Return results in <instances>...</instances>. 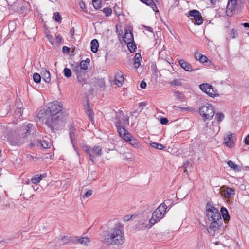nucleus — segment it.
Returning <instances> with one entry per match:
<instances>
[{"label": "nucleus", "mask_w": 249, "mask_h": 249, "mask_svg": "<svg viewBox=\"0 0 249 249\" xmlns=\"http://www.w3.org/2000/svg\"><path fill=\"white\" fill-rule=\"evenodd\" d=\"M63 106L60 102L53 101L48 104L47 108L43 111L45 124L54 132L63 128L67 118V114L62 111Z\"/></svg>", "instance_id": "nucleus-1"}, {"label": "nucleus", "mask_w": 249, "mask_h": 249, "mask_svg": "<svg viewBox=\"0 0 249 249\" xmlns=\"http://www.w3.org/2000/svg\"><path fill=\"white\" fill-rule=\"evenodd\" d=\"M33 130V124L29 123L22 125L13 131L6 130L4 132V136L12 146H19L24 143L28 136Z\"/></svg>", "instance_id": "nucleus-2"}, {"label": "nucleus", "mask_w": 249, "mask_h": 249, "mask_svg": "<svg viewBox=\"0 0 249 249\" xmlns=\"http://www.w3.org/2000/svg\"><path fill=\"white\" fill-rule=\"evenodd\" d=\"M124 226L121 223H117L115 227L109 231L103 232L102 235L103 241L111 245H121L124 243V234L123 231Z\"/></svg>", "instance_id": "nucleus-3"}, {"label": "nucleus", "mask_w": 249, "mask_h": 249, "mask_svg": "<svg viewBox=\"0 0 249 249\" xmlns=\"http://www.w3.org/2000/svg\"><path fill=\"white\" fill-rule=\"evenodd\" d=\"M206 216L211 224L208 228V232L213 236L215 235V231L219 230L222 224L220 213L211 202H208L206 205Z\"/></svg>", "instance_id": "nucleus-4"}, {"label": "nucleus", "mask_w": 249, "mask_h": 249, "mask_svg": "<svg viewBox=\"0 0 249 249\" xmlns=\"http://www.w3.org/2000/svg\"><path fill=\"white\" fill-rule=\"evenodd\" d=\"M83 150L88 155L89 160L92 162V164H95V159L97 157L101 156L102 153V148L100 146L94 145L92 147L89 145H83Z\"/></svg>", "instance_id": "nucleus-5"}, {"label": "nucleus", "mask_w": 249, "mask_h": 249, "mask_svg": "<svg viewBox=\"0 0 249 249\" xmlns=\"http://www.w3.org/2000/svg\"><path fill=\"white\" fill-rule=\"evenodd\" d=\"M244 6L243 0H228L226 14L228 16H231L233 13L240 12Z\"/></svg>", "instance_id": "nucleus-6"}, {"label": "nucleus", "mask_w": 249, "mask_h": 249, "mask_svg": "<svg viewBox=\"0 0 249 249\" xmlns=\"http://www.w3.org/2000/svg\"><path fill=\"white\" fill-rule=\"evenodd\" d=\"M199 111L204 121L211 120L215 114L213 107L208 103L201 106Z\"/></svg>", "instance_id": "nucleus-7"}, {"label": "nucleus", "mask_w": 249, "mask_h": 249, "mask_svg": "<svg viewBox=\"0 0 249 249\" xmlns=\"http://www.w3.org/2000/svg\"><path fill=\"white\" fill-rule=\"evenodd\" d=\"M117 121L115 123V125L117 129V132L120 136H122L123 133H126L127 130L125 129L124 126L129 125V117L127 116L125 119H123V123L122 122L120 117L116 116Z\"/></svg>", "instance_id": "nucleus-8"}, {"label": "nucleus", "mask_w": 249, "mask_h": 249, "mask_svg": "<svg viewBox=\"0 0 249 249\" xmlns=\"http://www.w3.org/2000/svg\"><path fill=\"white\" fill-rule=\"evenodd\" d=\"M199 89L204 92L206 93L210 97H215L219 95L216 89L208 83H203L199 86Z\"/></svg>", "instance_id": "nucleus-9"}, {"label": "nucleus", "mask_w": 249, "mask_h": 249, "mask_svg": "<svg viewBox=\"0 0 249 249\" xmlns=\"http://www.w3.org/2000/svg\"><path fill=\"white\" fill-rule=\"evenodd\" d=\"M188 14L189 16L194 18L195 24L200 25L203 23L202 17L199 11L196 9L191 10L189 11Z\"/></svg>", "instance_id": "nucleus-10"}, {"label": "nucleus", "mask_w": 249, "mask_h": 249, "mask_svg": "<svg viewBox=\"0 0 249 249\" xmlns=\"http://www.w3.org/2000/svg\"><path fill=\"white\" fill-rule=\"evenodd\" d=\"M120 137L125 141L129 142L130 144L135 148H138L140 146V143L137 139L133 137L128 131L123 133V135Z\"/></svg>", "instance_id": "nucleus-11"}, {"label": "nucleus", "mask_w": 249, "mask_h": 249, "mask_svg": "<svg viewBox=\"0 0 249 249\" xmlns=\"http://www.w3.org/2000/svg\"><path fill=\"white\" fill-rule=\"evenodd\" d=\"M69 136L71 139V143L73 144V146L74 148L76 150L74 146V142L76 141V137L77 136V129L76 128L75 126L71 124L70 127L69 128Z\"/></svg>", "instance_id": "nucleus-12"}, {"label": "nucleus", "mask_w": 249, "mask_h": 249, "mask_svg": "<svg viewBox=\"0 0 249 249\" xmlns=\"http://www.w3.org/2000/svg\"><path fill=\"white\" fill-rule=\"evenodd\" d=\"M178 63L180 67L186 71H192L197 70V69H193L191 65L184 59L179 60Z\"/></svg>", "instance_id": "nucleus-13"}, {"label": "nucleus", "mask_w": 249, "mask_h": 249, "mask_svg": "<svg viewBox=\"0 0 249 249\" xmlns=\"http://www.w3.org/2000/svg\"><path fill=\"white\" fill-rule=\"evenodd\" d=\"M123 40L127 43L130 42H134V38L132 33L129 29H125V33L123 36Z\"/></svg>", "instance_id": "nucleus-14"}, {"label": "nucleus", "mask_w": 249, "mask_h": 249, "mask_svg": "<svg viewBox=\"0 0 249 249\" xmlns=\"http://www.w3.org/2000/svg\"><path fill=\"white\" fill-rule=\"evenodd\" d=\"M220 214L226 223H227L230 219V216L228 210L224 207L222 206L220 208Z\"/></svg>", "instance_id": "nucleus-15"}, {"label": "nucleus", "mask_w": 249, "mask_h": 249, "mask_svg": "<svg viewBox=\"0 0 249 249\" xmlns=\"http://www.w3.org/2000/svg\"><path fill=\"white\" fill-rule=\"evenodd\" d=\"M124 76L121 72L118 73L115 77V84L118 87H120L124 81Z\"/></svg>", "instance_id": "nucleus-16"}, {"label": "nucleus", "mask_w": 249, "mask_h": 249, "mask_svg": "<svg viewBox=\"0 0 249 249\" xmlns=\"http://www.w3.org/2000/svg\"><path fill=\"white\" fill-rule=\"evenodd\" d=\"M233 135L231 133L224 138L225 143L228 147H231L233 143Z\"/></svg>", "instance_id": "nucleus-17"}, {"label": "nucleus", "mask_w": 249, "mask_h": 249, "mask_svg": "<svg viewBox=\"0 0 249 249\" xmlns=\"http://www.w3.org/2000/svg\"><path fill=\"white\" fill-rule=\"evenodd\" d=\"M226 189L223 190L225 197L227 198H230L232 196L235 195L234 190L231 188L226 187Z\"/></svg>", "instance_id": "nucleus-18"}, {"label": "nucleus", "mask_w": 249, "mask_h": 249, "mask_svg": "<svg viewBox=\"0 0 249 249\" xmlns=\"http://www.w3.org/2000/svg\"><path fill=\"white\" fill-rule=\"evenodd\" d=\"M36 144L38 147H42L44 149L50 148V143L46 140H37Z\"/></svg>", "instance_id": "nucleus-19"}, {"label": "nucleus", "mask_w": 249, "mask_h": 249, "mask_svg": "<svg viewBox=\"0 0 249 249\" xmlns=\"http://www.w3.org/2000/svg\"><path fill=\"white\" fill-rule=\"evenodd\" d=\"M91 51L93 53H96L98 51V48L99 47V43L96 39H93L91 42Z\"/></svg>", "instance_id": "nucleus-20"}, {"label": "nucleus", "mask_w": 249, "mask_h": 249, "mask_svg": "<svg viewBox=\"0 0 249 249\" xmlns=\"http://www.w3.org/2000/svg\"><path fill=\"white\" fill-rule=\"evenodd\" d=\"M85 74H86V72L85 71H83L81 72H80V74L79 73H78L77 74H76V77H77L78 81L79 83H81L82 85L86 83V79L85 77Z\"/></svg>", "instance_id": "nucleus-21"}, {"label": "nucleus", "mask_w": 249, "mask_h": 249, "mask_svg": "<svg viewBox=\"0 0 249 249\" xmlns=\"http://www.w3.org/2000/svg\"><path fill=\"white\" fill-rule=\"evenodd\" d=\"M90 59L87 58L85 60H82L80 62L79 66L82 70H87L88 69V66L89 65Z\"/></svg>", "instance_id": "nucleus-22"}, {"label": "nucleus", "mask_w": 249, "mask_h": 249, "mask_svg": "<svg viewBox=\"0 0 249 249\" xmlns=\"http://www.w3.org/2000/svg\"><path fill=\"white\" fill-rule=\"evenodd\" d=\"M176 110L180 111L192 112L194 109L190 107H181V106H175Z\"/></svg>", "instance_id": "nucleus-23"}, {"label": "nucleus", "mask_w": 249, "mask_h": 249, "mask_svg": "<svg viewBox=\"0 0 249 249\" xmlns=\"http://www.w3.org/2000/svg\"><path fill=\"white\" fill-rule=\"evenodd\" d=\"M227 164L228 166L231 169H233L234 171H239L241 170V168L239 166L235 164L234 162H232L231 160H229L227 161Z\"/></svg>", "instance_id": "nucleus-24"}, {"label": "nucleus", "mask_w": 249, "mask_h": 249, "mask_svg": "<svg viewBox=\"0 0 249 249\" xmlns=\"http://www.w3.org/2000/svg\"><path fill=\"white\" fill-rule=\"evenodd\" d=\"M68 238V241L65 242L63 243V244H75L78 243V237H67Z\"/></svg>", "instance_id": "nucleus-25"}, {"label": "nucleus", "mask_w": 249, "mask_h": 249, "mask_svg": "<svg viewBox=\"0 0 249 249\" xmlns=\"http://www.w3.org/2000/svg\"><path fill=\"white\" fill-rule=\"evenodd\" d=\"M163 214L158 212V211L155 210L152 213V216L156 219L158 221H160L161 218L164 217Z\"/></svg>", "instance_id": "nucleus-26"}, {"label": "nucleus", "mask_w": 249, "mask_h": 249, "mask_svg": "<svg viewBox=\"0 0 249 249\" xmlns=\"http://www.w3.org/2000/svg\"><path fill=\"white\" fill-rule=\"evenodd\" d=\"M90 243V240L87 237H78V243L87 246Z\"/></svg>", "instance_id": "nucleus-27"}, {"label": "nucleus", "mask_w": 249, "mask_h": 249, "mask_svg": "<svg viewBox=\"0 0 249 249\" xmlns=\"http://www.w3.org/2000/svg\"><path fill=\"white\" fill-rule=\"evenodd\" d=\"M167 208V207L166 204L162 203L155 210L158 211V212H160V213H162L164 215Z\"/></svg>", "instance_id": "nucleus-28"}, {"label": "nucleus", "mask_w": 249, "mask_h": 249, "mask_svg": "<svg viewBox=\"0 0 249 249\" xmlns=\"http://www.w3.org/2000/svg\"><path fill=\"white\" fill-rule=\"evenodd\" d=\"M128 50L131 53H133L135 51L136 49V45L134 42H130L126 43Z\"/></svg>", "instance_id": "nucleus-29"}, {"label": "nucleus", "mask_w": 249, "mask_h": 249, "mask_svg": "<svg viewBox=\"0 0 249 249\" xmlns=\"http://www.w3.org/2000/svg\"><path fill=\"white\" fill-rule=\"evenodd\" d=\"M158 221L152 216L151 218L149 220V223L146 224L144 227L147 229H150Z\"/></svg>", "instance_id": "nucleus-30"}, {"label": "nucleus", "mask_w": 249, "mask_h": 249, "mask_svg": "<svg viewBox=\"0 0 249 249\" xmlns=\"http://www.w3.org/2000/svg\"><path fill=\"white\" fill-rule=\"evenodd\" d=\"M150 144L152 147L159 150H162L164 148L162 144L156 142H152L150 143Z\"/></svg>", "instance_id": "nucleus-31"}, {"label": "nucleus", "mask_w": 249, "mask_h": 249, "mask_svg": "<svg viewBox=\"0 0 249 249\" xmlns=\"http://www.w3.org/2000/svg\"><path fill=\"white\" fill-rule=\"evenodd\" d=\"M43 79L44 80L47 82L49 83L51 81V75L49 71H46L44 73Z\"/></svg>", "instance_id": "nucleus-32"}, {"label": "nucleus", "mask_w": 249, "mask_h": 249, "mask_svg": "<svg viewBox=\"0 0 249 249\" xmlns=\"http://www.w3.org/2000/svg\"><path fill=\"white\" fill-rule=\"evenodd\" d=\"M101 3L102 0H92L93 7L96 9H98L101 8Z\"/></svg>", "instance_id": "nucleus-33"}, {"label": "nucleus", "mask_w": 249, "mask_h": 249, "mask_svg": "<svg viewBox=\"0 0 249 249\" xmlns=\"http://www.w3.org/2000/svg\"><path fill=\"white\" fill-rule=\"evenodd\" d=\"M174 95L178 100L183 101L184 98L183 94L178 91H175L174 92Z\"/></svg>", "instance_id": "nucleus-34"}, {"label": "nucleus", "mask_w": 249, "mask_h": 249, "mask_svg": "<svg viewBox=\"0 0 249 249\" xmlns=\"http://www.w3.org/2000/svg\"><path fill=\"white\" fill-rule=\"evenodd\" d=\"M31 180L32 183L36 184L40 181L41 178L40 177H39V175L36 174L32 178Z\"/></svg>", "instance_id": "nucleus-35"}, {"label": "nucleus", "mask_w": 249, "mask_h": 249, "mask_svg": "<svg viewBox=\"0 0 249 249\" xmlns=\"http://www.w3.org/2000/svg\"><path fill=\"white\" fill-rule=\"evenodd\" d=\"M224 118V115L223 113L217 112L215 114V119L217 120L218 122H220L222 121Z\"/></svg>", "instance_id": "nucleus-36"}, {"label": "nucleus", "mask_w": 249, "mask_h": 249, "mask_svg": "<svg viewBox=\"0 0 249 249\" xmlns=\"http://www.w3.org/2000/svg\"><path fill=\"white\" fill-rule=\"evenodd\" d=\"M103 12L106 17H108L112 14V9L109 7H107L103 9Z\"/></svg>", "instance_id": "nucleus-37"}, {"label": "nucleus", "mask_w": 249, "mask_h": 249, "mask_svg": "<svg viewBox=\"0 0 249 249\" xmlns=\"http://www.w3.org/2000/svg\"><path fill=\"white\" fill-rule=\"evenodd\" d=\"M64 74L67 78H69L71 76V69L65 68L63 70Z\"/></svg>", "instance_id": "nucleus-38"}, {"label": "nucleus", "mask_w": 249, "mask_h": 249, "mask_svg": "<svg viewBox=\"0 0 249 249\" xmlns=\"http://www.w3.org/2000/svg\"><path fill=\"white\" fill-rule=\"evenodd\" d=\"M33 80L35 82L39 83L41 81V76L37 73H35L33 75Z\"/></svg>", "instance_id": "nucleus-39"}, {"label": "nucleus", "mask_w": 249, "mask_h": 249, "mask_svg": "<svg viewBox=\"0 0 249 249\" xmlns=\"http://www.w3.org/2000/svg\"><path fill=\"white\" fill-rule=\"evenodd\" d=\"M97 173L96 171H93L88 175V178L89 180H94L96 179Z\"/></svg>", "instance_id": "nucleus-40"}, {"label": "nucleus", "mask_w": 249, "mask_h": 249, "mask_svg": "<svg viewBox=\"0 0 249 249\" xmlns=\"http://www.w3.org/2000/svg\"><path fill=\"white\" fill-rule=\"evenodd\" d=\"M83 71L81 69V68L80 67L79 65H76L73 68V71L76 74H77L78 73H80L82 71Z\"/></svg>", "instance_id": "nucleus-41"}, {"label": "nucleus", "mask_w": 249, "mask_h": 249, "mask_svg": "<svg viewBox=\"0 0 249 249\" xmlns=\"http://www.w3.org/2000/svg\"><path fill=\"white\" fill-rule=\"evenodd\" d=\"M53 18L57 22H60L61 20V16H60L59 13L57 12H55L54 14Z\"/></svg>", "instance_id": "nucleus-42"}, {"label": "nucleus", "mask_w": 249, "mask_h": 249, "mask_svg": "<svg viewBox=\"0 0 249 249\" xmlns=\"http://www.w3.org/2000/svg\"><path fill=\"white\" fill-rule=\"evenodd\" d=\"M22 111L23 109H22V107H18L15 111V114L17 116H18L19 117L21 116Z\"/></svg>", "instance_id": "nucleus-43"}, {"label": "nucleus", "mask_w": 249, "mask_h": 249, "mask_svg": "<svg viewBox=\"0 0 249 249\" xmlns=\"http://www.w3.org/2000/svg\"><path fill=\"white\" fill-rule=\"evenodd\" d=\"M86 114L89 116V119L91 121H92L93 119L92 109H89L86 111Z\"/></svg>", "instance_id": "nucleus-44"}, {"label": "nucleus", "mask_w": 249, "mask_h": 249, "mask_svg": "<svg viewBox=\"0 0 249 249\" xmlns=\"http://www.w3.org/2000/svg\"><path fill=\"white\" fill-rule=\"evenodd\" d=\"M172 86H181V83L178 79H175L170 83Z\"/></svg>", "instance_id": "nucleus-45"}, {"label": "nucleus", "mask_w": 249, "mask_h": 249, "mask_svg": "<svg viewBox=\"0 0 249 249\" xmlns=\"http://www.w3.org/2000/svg\"><path fill=\"white\" fill-rule=\"evenodd\" d=\"M229 35L231 38H235L237 36V32L234 29H232L229 33Z\"/></svg>", "instance_id": "nucleus-46"}, {"label": "nucleus", "mask_w": 249, "mask_h": 249, "mask_svg": "<svg viewBox=\"0 0 249 249\" xmlns=\"http://www.w3.org/2000/svg\"><path fill=\"white\" fill-rule=\"evenodd\" d=\"M168 119L166 117H161L160 118V123L162 124H166L168 123Z\"/></svg>", "instance_id": "nucleus-47"}, {"label": "nucleus", "mask_w": 249, "mask_h": 249, "mask_svg": "<svg viewBox=\"0 0 249 249\" xmlns=\"http://www.w3.org/2000/svg\"><path fill=\"white\" fill-rule=\"evenodd\" d=\"M134 61H141L142 60L141 54L140 53H136L134 58Z\"/></svg>", "instance_id": "nucleus-48"}, {"label": "nucleus", "mask_w": 249, "mask_h": 249, "mask_svg": "<svg viewBox=\"0 0 249 249\" xmlns=\"http://www.w3.org/2000/svg\"><path fill=\"white\" fill-rule=\"evenodd\" d=\"M143 109V108H139V110L138 109H135V110L133 111L132 112H131V115H138L139 113L142 111Z\"/></svg>", "instance_id": "nucleus-49"}, {"label": "nucleus", "mask_w": 249, "mask_h": 249, "mask_svg": "<svg viewBox=\"0 0 249 249\" xmlns=\"http://www.w3.org/2000/svg\"><path fill=\"white\" fill-rule=\"evenodd\" d=\"M207 60L208 58L206 57V56L203 55H201L199 61H200V62L204 63L205 62H207Z\"/></svg>", "instance_id": "nucleus-50"}, {"label": "nucleus", "mask_w": 249, "mask_h": 249, "mask_svg": "<svg viewBox=\"0 0 249 249\" xmlns=\"http://www.w3.org/2000/svg\"><path fill=\"white\" fill-rule=\"evenodd\" d=\"M62 51L64 53H69L70 52V48L67 46H63L62 48Z\"/></svg>", "instance_id": "nucleus-51"}, {"label": "nucleus", "mask_w": 249, "mask_h": 249, "mask_svg": "<svg viewBox=\"0 0 249 249\" xmlns=\"http://www.w3.org/2000/svg\"><path fill=\"white\" fill-rule=\"evenodd\" d=\"M91 195H92V191L90 190H89L83 195V197L87 198V197L90 196Z\"/></svg>", "instance_id": "nucleus-52"}, {"label": "nucleus", "mask_w": 249, "mask_h": 249, "mask_svg": "<svg viewBox=\"0 0 249 249\" xmlns=\"http://www.w3.org/2000/svg\"><path fill=\"white\" fill-rule=\"evenodd\" d=\"M201 55H202V54L199 53L198 52L196 51L194 53L195 57L197 60H199L200 57Z\"/></svg>", "instance_id": "nucleus-53"}, {"label": "nucleus", "mask_w": 249, "mask_h": 249, "mask_svg": "<svg viewBox=\"0 0 249 249\" xmlns=\"http://www.w3.org/2000/svg\"><path fill=\"white\" fill-rule=\"evenodd\" d=\"M55 40H56V42L57 43L60 44L62 42V37H61L60 35H58L56 36Z\"/></svg>", "instance_id": "nucleus-54"}, {"label": "nucleus", "mask_w": 249, "mask_h": 249, "mask_svg": "<svg viewBox=\"0 0 249 249\" xmlns=\"http://www.w3.org/2000/svg\"><path fill=\"white\" fill-rule=\"evenodd\" d=\"M132 217H133V215H126L124 217L123 219H124V221H128L130 220L132 218Z\"/></svg>", "instance_id": "nucleus-55"}, {"label": "nucleus", "mask_w": 249, "mask_h": 249, "mask_svg": "<svg viewBox=\"0 0 249 249\" xmlns=\"http://www.w3.org/2000/svg\"><path fill=\"white\" fill-rule=\"evenodd\" d=\"M150 6L152 8L154 11L156 12H158V8L154 2L153 3H152V4Z\"/></svg>", "instance_id": "nucleus-56"}, {"label": "nucleus", "mask_w": 249, "mask_h": 249, "mask_svg": "<svg viewBox=\"0 0 249 249\" xmlns=\"http://www.w3.org/2000/svg\"><path fill=\"white\" fill-rule=\"evenodd\" d=\"M141 65V61H134V67L136 69H137Z\"/></svg>", "instance_id": "nucleus-57"}, {"label": "nucleus", "mask_w": 249, "mask_h": 249, "mask_svg": "<svg viewBox=\"0 0 249 249\" xmlns=\"http://www.w3.org/2000/svg\"><path fill=\"white\" fill-rule=\"evenodd\" d=\"M147 84L144 81H142L140 84V87L142 89H145L146 87Z\"/></svg>", "instance_id": "nucleus-58"}, {"label": "nucleus", "mask_w": 249, "mask_h": 249, "mask_svg": "<svg viewBox=\"0 0 249 249\" xmlns=\"http://www.w3.org/2000/svg\"><path fill=\"white\" fill-rule=\"evenodd\" d=\"M79 5L80 7L83 10V11H85L84 9H86V6L85 3L83 1L80 2Z\"/></svg>", "instance_id": "nucleus-59"}, {"label": "nucleus", "mask_w": 249, "mask_h": 249, "mask_svg": "<svg viewBox=\"0 0 249 249\" xmlns=\"http://www.w3.org/2000/svg\"><path fill=\"white\" fill-rule=\"evenodd\" d=\"M46 38L48 39V40L49 41V42L51 44H53L52 41H53V39L52 36L51 35L47 34V35H46Z\"/></svg>", "instance_id": "nucleus-60"}, {"label": "nucleus", "mask_w": 249, "mask_h": 249, "mask_svg": "<svg viewBox=\"0 0 249 249\" xmlns=\"http://www.w3.org/2000/svg\"><path fill=\"white\" fill-rule=\"evenodd\" d=\"M85 108L86 109V111H88V110L92 109V108L90 107L89 101H87L86 104L85 105Z\"/></svg>", "instance_id": "nucleus-61"}, {"label": "nucleus", "mask_w": 249, "mask_h": 249, "mask_svg": "<svg viewBox=\"0 0 249 249\" xmlns=\"http://www.w3.org/2000/svg\"><path fill=\"white\" fill-rule=\"evenodd\" d=\"M147 105V103L145 102H142L139 104V108H143V107Z\"/></svg>", "instance_id": "nucleus-62"}, {"label": "nucleus", "mask_w": 249, "mask_h": 249, "mask_svg": "<svg viewBox=\"0 0 249 249\" xmlns=\"http://www.w3.org/2000/svg\"><path fill=\"white\" fill-rule=\"evenodd\" d=\"M244 141L246 144L249 145V134L246 137Z\"/></svg>", "instance_id": "nucleus-63"}, {"label": "nucleus", "mask_w": 249, "mask_h": 249, "mask_svg": "<svg viewBox=\"0 0 249 249\" xmlns=\"http://www.w3.org/2000/svg\"><path fill=\"white\" fill-rule=\"evenodd\" d=\"M153 2L154 1L153 0H146L145 4L148 6H150Z\"/></svg>", "instance_id": "nucleus-64"}]
</instances>
